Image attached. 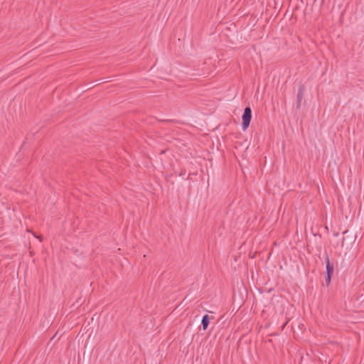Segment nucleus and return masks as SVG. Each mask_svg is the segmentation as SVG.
<instances>
[{
    "mask_svg": "<svg viewBox=\"0 0 364 364\" xmlns=\"http://www.w3.org/2000/svg\"><path fill=\"white\" fill-rule=\"evenodd\" d=\"M242 129L246 130L250 126V123L252 119V110L250 107L245 108L244 113L242 117Z\"/></svg>",
    "mask_w": 364,
    "mask_h": 364,
    "instance_id": "obj_1",
    "label": "nucleus"
},
{
    "mask_svg": "<svg viewBox=\"0 0 364 364\" xmlns=\"http://www.w3.org/2000/svg\"><path fill=\"white\" fill-rule=\"evenodd\" d=\"M326 274L327 275L331 276L333 272V267L331 264L328 256L326 257Z\"/></svg>",
    "mask_w": 364,
    "mask_h": 364,
    "instance_id": "obj_2",
    "label": "nucleus"
},
{
    "mask_svg": "<svg viewBox=\"0 0 364 364\" xmlns=\"http://www.w3.org/2000/svg\"><path fill=\"white\" fill-rule=\"evenodd\" d=\"M209 321H210V318L208 314H205V316H203L201 323H202L203 329L204 331H205L208 328V326L209 325Z\"/></svg>",
    "mask_w": 364,
    "mask_h": 364,
    "instance_id": "obj_3",
    "label": "nucleus"
},
{
    "mask_svg": "<svg viewBox=\"0 0 364 364\" xmlns=\"http://www.w3.org/2000/svg\"><path fill=\"white\" fill-rule=\"evenodd\" d=\"M304 87H300L299 89L298 94H297V108H299L300 107L301 102L303 95H304Z\"/></svg>",
    "mask_w": 364,
    "mask_h": 364,
    "instance_id": "obj_4",
    "label": "nucleus"
},
{
    "mask_svg": "<svg viewBox=\"0 0 364 364\" xmlns=\"http://www.w3.org/2000/svg\"><path fill=\"white\" fill-rule=\"evenodd\" d=\"M331 277L330 275H327L326 278V282L327 284V285L329 284V283L331 282Z\"/></svg>",
    "mask_w": 364,
    "mask_h": 364,
    "instance_id": "obj_5",
    "label": "nucleus"
}]
</instances>
